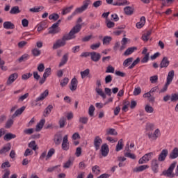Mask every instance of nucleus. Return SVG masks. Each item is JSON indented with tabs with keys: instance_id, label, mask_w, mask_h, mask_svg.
I'll use <instances>...</instances> for the list:
<instances>
[{
	"instance_id": "79ce46f5",
	"label": "nucleus",
	"mask_w": 178,
	"mask_h": 178,
	"mask_svg": "<svg viewBox=\"0 0 178 178\" xmlns=\"http://www.w3.org/2000/svg\"><path fill=\"white\" fill-rule=\"evenodd\" d=\"M31 52L33 56H40V55H41V50L37 48L33 49Z\"/></svg>"
},
{
	"instance_id": "e433bc0d",
	"label": "nucleus",
	"mask_w": 178,
	"mask_h": 178,
	"mask_svg": "<svg viewBox=\"0 0 178 178\" xmlns=\"http://www.w3.org/2000/svg\"><path fill=\"white\" fill-rule=\"evenodd\" d=\"M42 9H44L43 6H40L38 8H32L29 9V12H32L33 13H37L38 12H41V10H42Z\"/></svg>"
},
{
	"instance_id": "7ed1b4c3",
	"label": "nucleus",
	"mask_w": 178,
	"mask_h": 178,
	"mask_svg": "<svg viewBox=\"0 0 178 178\" xmlns=\"http://www.w3.org/2000/svg\"><path fill=\"white\" fill-rule=\"evenodd\" d=\"M174 77H175V71L174 70L170 71L167 76L166 83L164 85L163 88L161 90L160 92H165V91H168V87H169L172 81H173Z\"/></svg>"
},
{
	"instance_id": "37998d69",
	"label": "nucleus",
	"mask_w": 178,
	"mask_h": 178,
	"mask_svg": "<svg viewBox=\"0 0 178 178\" xmlns=\"http://www.w3.org/2000/svg\"><path fill=\"white\" fill-rule=\"evenodd\" d=\"M13 125V119L11 118L10 120H8L7 122H6L5 128L10 129V127H12Z\"/></svg>"
},
{
	"instance_id": "f03ea898",
	"label": "nucleus",
	"mask_w": 178,
	"mask_h": 178,
	"mask_svg": "<svg viewBox=\"0 0 178 178\" xmlns=\"http://www.w3.org/2000/svg\"><path fill=\"white\" fill-rule=\"evenodd\" d=\"M92 2L91 0H85L83 1V5L79 7L76 8L75 10L72 13L71 15L68 16L67 20H71L76 16V15H79V13H83L85 10L88 9V6L91 5Z\"/></svg>"
},
{
	"instance_id": "09e8293b",
	"label": "nucleus",
	"mask_w": 178,
	"mask_h": 178,
	"mask_svg": "<svg viewBox=\"0 0 178 178\" xmlns=\"http://www.w3.org/2000/svg\"><path fill=\"white\" fill-rule=\"evenodd\" d=\"M101 6H102V0H97V1H95L92 3V7L95 8H98Z\"/></svg>"
},
{
	"instance_id": "680f3d73",
	"label": "nucleus",
	"mask_w": 178,
	"mask_h": 178,
	"mask_svg": "<svg viewBox=\"0 0 178 178\" xmlns=\"http://www.w3.org/2000/svg\"><path fill=\"white\" fill-rule=\"evenodd\" d=\"M106 73H115V67H112V65H108Z\"/></svg>"
},
{
	"instance_id": "603ef678",
	"label": "nucleus",
	"mask_w": 178,
	"mask_h": 178,
	"mask_svg": "<svg viewBox=\"0 0 178 178\" xmlns=\"http://www.w3.org/2000/svg\"><path fill=\"white\" fill-rule=\"evenodd\" d=\"M47 24L45 22H41L40 23L37 27H38V31H42L45 29V25Z\"/></svg>"
},
{
	"instance_id": "cd10ccee",
	"label": "nucleus",
	"mask_w": 178,
	"mask_h": 178,
	"mask_svg": "<svg viewBox=\"0 0 178 178\" xmlns=\"http://www.w3.org/2000/svg\"><path fill=\"white\" fill-rule=\"evenodd\" d=\"M74 6L73 5L70 6V7H65L63 9L61 14L65 16V15H67V13H70L72 12V9H73Z\"/></svg>"
},
{
	"instance_id": "b1692460",
	"label": "nucleus",
	"mask_w": 178,
	"mask_h": 178,
	"mask_svg": "<svg viewBox=\"0 0 178 178\" xmlns=\"http://www.w3.org/2000/svg\"><path fill=\"white\" fill-rule=\"evenodd\" d=\"M10 148H12V145H10V143H8L7 146H4L0 150V155H2V154H6V152H9V151H10Z\"/></svg>"
},
{
	"instance_id": "423d86ee",
	"label": "nucleus",
	"mask_w": 178,
	"mask_h": 178,
	"mask_svg": "<svg viewBox=\"0 0 178 178\" xmlns=\"http://www.w3.org/2000/svg\"><path fill=\"white\" fill-rule=\"evenodd\" d=\"M61 147L63 151H69V149L70 148V144L69 143V140L67 139V135H65L63 137Z\"/></svg>"
},
{
	"instance_id": "de8ad7c7",
	"label": "nucleus",
	"mask_w": 178,
	"mask_h": 178,
	"mask_svg": "<svg viewBox=\"0 0 178 178\" xmlns=\"http://www.w3.org/2000/svg\"><path fill=\"white\" fill-rule=\"evenodd\" d=\"M152 155H154V153H152V152H149V153L145 154L143 156V158L145 159V162H149V159H151V158H152Z\"/></svg>"
},
{
	"instance_id": "864d4df0",
	"label": "nucleus",
	"mask_w": 178,
	"mask_h": 178,
	"mask_svg": "<svg viewBox=\"0 0 178 178\" xmlns=\"http://www.w3.org/2000/svg\"><path fill=\"white\" fill-rule=\"evenodd\" d=\"M106 24L108 29H113L115 27V22L106 19Z\"/></svg>"
},
{
	"instance_id": "a18cd8bd",
	"label": "nucleus",
	"mask_w": 178,
	"mask_h": 178,
	"mask_svg": "<svg viewBox=\"0 0 178 178\" xmlns=\"http://www.w3.org/2000/svg\"><path fill=\"white\" fill-rule=\"evenodd\" d=\"M49 20H54V22H56L58 19H59V15L56 13H53L49 16Z\"/></svg>"
},
{
	"instance_id": "a19ab883",
	"label": "nucleus",
	"mask_w": 178,
	"mask_h": 178,
	"mask_svg": "<svg viewBox=\"0 0 178 178\" xmlns=\"http://www.w3.org/2000/svg\"><path fill=\"white\" fill-rule=\"evenodd\" d=\"M134 60V58L133 57L127 58L126 60H124L123 63V66H124V67H127V66H129V63H131V62H133Z\"/></svg>"
},
{
	"instance_id": "69168bd1",
	"label": "nucleus",
	"mask_w": 178,
	"mask_h": 178,
	"mask_svg": "<svg viewBox=\"0 0 178 178\" xmlns=\"http://www.w3.org/2000/svg\"><path fill=\"white\" fill-rule=\"evenodd\" d=\"M31 76H33V74H31V73L24 74L22 76V80H29V79H30V77H31Z\"/></svg>"
},
{
	"instance_id": "4be33fe9",
	"label": "nucleus",
	"mask_w": 178,
	"mask_h": 178,
	"mask_svg": "<svg viewBox=\"0 0 178 178\" xmlns=\"http://www.w3.org/2000/svg\"><path fill=\"white\" fill-rule=\"evenodd\" d=\"M52 109H54V106H52L51 104H49L44 111L43 112V116H44V118H47V116H48V115H49L52 111Z\"/></svg>"
},
{
	"instance_id": "2f4dec72",
	"label": "nucleus",
	"mask_w": 178,
	"mask_h": 178,
	"mask_svg": "<svg viewBox=\"0 0 178 178\" xmlns=\"http://www.w3.org/2000/svg\"><path fill=\"white\" fill-rule=\"evenodd\" d=\"M18 13H20V9L19 8V6H14L11 8L10 10V15H17Z\"/></svg>"
},
{
	"instance_id": "bb28decb",
	"label": "nucleus",
	"mask_w": 178,
	"mask_h": 178,
	"mask_svg": "<svg viewBox=\"0 0 178 178\" xmlns=\"http://www.w3.org/2000/svg\"><path fill=\"white\" fill-rule=\"evenodd\" d=\"M145 25V17H141L140 22L136 23V27L137 29H142V27H144Z\"/></svg>"
},
{
	"instance_id": "ddd939ff",
	"label": "nucleus",
	"mask_w": 178,
	"mask_h": 178,
	"mask_svg": "<svg viewBox=\"0 0 178 178\" xmlns=\"http://www.w3.org/2000/svg\"><path fill=\"white\" fill-rule=\"evenodd\" d=\"M67 60H69V53H66L63 56L61 60L58 65L59 67H62V66L66 65V63H67Z\"/></svg>"
},
{
	"instance_id": "4c0bfd02",
	"label": "nucleus",
	"mask_w": 178,
	"mask_h": 178,
	"mask_svg": "<svg viewBox=\"0 0 178 178\" xmlns=\"http://www.w3.org/2000/svg\"><path fill=\"white\" fill-rule=\"evenodd\" d=\"M96 92L99 95H100V97H102L103 99H105V98H106V95L105 94V92H104V91H102V89L96 88Z\"/></svg>"
},
{
	"instance_id": "9b49d317",
	"label": "nucleus",
	"mask_w": 178,
	"mask_h": 178,
	"mask_svg": "<svg viewBox=\"0 0 178 178\" xmlns=\"http://www.w3.org/2000/svg\"><path fill=\"white\" fill-rule=\"evenodd\" d=\"M90 59L93 62H99V59H101V54L95 51L90 52Z\"/></svg>"
},
{
	"instance_id": "393cba45",
	"label": "nucleus",
	"mask_w": 178,
	"mask_h": 178,
	"mask_svg": "<svg viewBox=\"0 0 178 178\" xmlns=\"http://www.w3.org/2000/svg\"><path fill=\"white\" fill-rule=\"evenodd\" d=\"M44 124H45V119H42L40 121L39 123L36 125L35 131H41L42 127H44Z\"/></svg>"
},
{
	"instance_id": "5fc2aeb1",
	"label": "nucleus",
	"mask_w": 178,
	"mask_h": 178,
	"mask_svg": "<svg viewBox=\"0 0 178 178\" xmlns=\"http://www.w3.org/2000/svg\"><path fill=\"white\" fill-rule=\"evenodd\" d=\"M67 83H69V78L65 77L61 81L60 86H61V87H65L67 86Z\"/></svg>"
},
{
	"instance_id": "6ab92c4d",
	"label": "nucleus",
	"mask_w": 178,
	"mask_h": 178,
	"mask_svg": "<svg viewBox=\"0 0 178 178\" xmlns=\"http://www.w3.org/2000/svg\"><path fill=\"white\" fill-rule=\"evenodd\" d=\"M176 158H178V148L175 147L172 152H170L169 155L170 159H176Z\"/></svg>"
},
{
	"instance_id": "c9c22d12",
	"label": "nucleus",
	"mask_w": 178,
	"mask_h": 178,
	"mask_svg": "<svg viewBox=\"0 0 178 178\" xmlns=\"http://www.w3.org/2000/svg\"><path fill=\"white\" fill-rule=\"evenodd\" d=\"M145 111L147 113H154V107L151 106L149 104H146Z\"/></svg>"
},
{
	"instance_id": "6e6552de",
	"label": "nucleus",
	"mask_w": 178,
	"mask_h": 178,
	"mask_svg": "<svg viewBox=\"0 0 178 178\" xmlns=\"http://www.w3.org/2000/svg\"><path fill=\"white\" fill-rule=\"evenodd\" d=\"M101 144H102V139L99 136H95L93 140V145L96 151H98L101 148Z\"/></svg>"
},
{
	"instance_id": "1a4fd4ad",
	"label": "nucleus",
	"mask_w": 178,
	"mask_h": 178,
	"mask_svg": "<svg viewBox=\"0 0 178 178\" xmlns=\"http://www.w3.org/2000/svg\"><path fill=\"white\" fill-rule=\"evenodd\" d=\"M100 152L102 156H108V154H109V147L108 146V144H103L101 147Z\"/></svg>"
},
{
	"instance_id": "6e6d98bb",
	"label": "nucleus",
	"mask_w": 178,
	"mask_h": 178,
	"mask_svg": "<svg viewBox=\"0 0 178 178\" xmlns=\"http://www.w3.org/2000/svg\"><path fill=\"white\" fill-rule=\"evenodd\" d=\"M72 165H73V161H72V160L69 159L65 163H64L63 168L65 169H69V168H70V166H72Z\"/></svg>"
},
{
	"instance_id": "20e7f679",
	"label": "nucleus",
	"mask_w": 178,
	"mask_h": 178,
	"mask_svg": "<svg viewBox=\"0 0 178 178\" xmlns=\"http://www.w3.org/2000/svg\"><path fill=\"white\" fill-rule=\"evenodd\" d=\"M177 162H173L168 170L163 171L162 175L163 176H166V177L173 178L175 177V174H173V170L175 168H176Z\"/></svg>"
},
{
	"instance_id": "49530a36",
	"label": "nucleus",
	"mask_w": 178,
	"mask_h": 178,
	"mask_svg": "<svg viewBox=\"0 0 178 178\" xmlns=\"http://www.w3.org/2000/svg\"><path fill=\"white\" fill-rule=\"evenodd\" d=\"M95 111V107L94 105H90L88 109V115L91 117L94 116V112Z\"/></svg>"
},
{
	"instance_id": "ea45409f",
	"label": "nucleus",
	"mask_w": 178,
	"mask_h": 178,
	"mask_svg": "<svg viewBox=\"0 0 178 178\" xmlns=\"http://www.w3.org/2000/svg\"><path fill=\"white\" fill-rule=\"evenodd\" d=\"M92 172L93 173H95V175H99V173H101V169H100L99 166L94 165L92 168Z\"/></svg>"
},
{
	"instance_id": "2eb2a0df",
	"label": "nucleus",
	"mask_w": 178,
	"mask_h": 178,
	"mask_svg": "<svg viewBox=\"0 0 178 178\" xmlns=\"http://www.w3.org/2000/svg\"><path fill=\"white\" fill-rule=\"evenodd\" d=\"M79 81H77V79L75 77L73 78L71 81V86H70V90L72 91H76L77 90V83Z\"/></svg>"
},
{
	"instance_id": "c756f323",
	"label": "nucleus",
	"mask_w": 178,
	"mask_h": 178,
	"mask_svg": "<svg viewBox=\"0 0 178 178\" xmlns=\"http://www.w3.org/2000/svg\"><path fill=\"white\" fill-rule=\"evenodd\" d=\"M121 149H123V139H120L118 140V143L116 145L115 151L117 152H119V151H121Z\"/></svg>"
},
{
	"instance_id": "dca6fc26",
	"label": "nucleus",
	"mask_w": 178,
	"mask_h": 178,
	"mask_svg": "<svg viewBox=\"0 0 178 178\" xmlns=\"http://www.w3.org/2000/svg\"><path fill=\"white\" fill-rule=\"evenodd\" d=\"M25 109H26V106H22L20 108L16 110L15 113L11 116V119H15V118H17V116L22 115L23 112H24Z\"/></svg>"
},
{
	"instance_id": "774afa93",
	"label": "nucleus",
	"mask_w": 178,
	"mask_h": 178,
	"mask_svg": "<svg viewBox=\"0 0 178 178\" xmlns=\"http://www.w3.org/2000/svg\"><path fill=\"white\" fill-rule=\"evenodd\" d=\"M24 134H33V133H34V129L33 128H30V129H27L24 130Z\"/></svg>"
},
{
	"instance_id": "72a5a7b5",
	"label": "nucleus",
	"mask_w": 178,
	"mask_h": 178,
	"mask_svg": "<svg viewBox=\"0 0 178 178\" xmlns=\"http://www.w3.org/2000/svg\"><path fill=\"white\" fill-rule=\"evenodd\" d=\"M59 127L60 129H63L66 124V118L65 117H61L59 120Z\"/></svg>"
},
{
	"instance_id": "c85d7f7f",
	"label": "nucleus",
	"mask_w": 178,
	"mask_h": 178,
	"mask_svg": "<svg viewBox=\"0 0 178 178\" xmlns=\"http://www.w3.org/2000/svg\"><path fill=\"white\" fill-rule=\"evenodd\" d=\"M61 142H62V135L61 134L56 135L54 137V143L56 145H60Z\"/></svg>"
},
{
	"instance_id": "0e129e2a",
	"label": "nucleus",
	"mask_w": 178,
	"mask_h": 178,
	"mask_svg": "<svg viewBox=\"0 0 178 178\" xmlns=\"http://www.w3.org/2000/svg\"><path fill=\"white\" fill-rule=\"evenodd\" d=\"M37 69L40 73H42L45 70V65H44V63H40L38 65Z\"/></svg>"
},
{
	"instance_id": "412c9836",
	"label": "nucleus",
	"mask_w": 178,
	"mask_h": 178,
	"mask_svg": "<svg viewBox=\"0 0 178 178\" xmlns=\"http://www.w3.org/2000/svg\"><path fill=\"white\" fill-rule=\"evenodd\" d=\"M13 138H16V134H13L12 133L6 134L3 136L4 141H10Z\"/></svg>"
},
{
	"instance_id": "4d7b16f0",
	"label": "nucleus",
	"mask_w": 178,
	"mask_h": 178,
	"mask_svg": "<svg viewBox=\"0 0 178 178\" xmlns=\"http://www.w3.org/2000/svg\"><path fill=\"white\" fill-rule=\"evenodd\" d=\"M79 122L82 123L83 124H87V123L88 122V118L87 117L79 118Z\"/></svg>"
},
{
	"instance_id": "c03bdc74",
	"label": "nucleus",
	"mask_w": 178,
	"mask_h": 178,
	"mask_svg": "<svg viewBox=\"0 0 178 178\" xmlns=\"http://www.w3.org/2000/svg\"><path fill=\"white\" fill-rule=\"evenodd\" d=\"M54 154H55V149H54V148L50 149L47 153L46 161H48L49 159V158H51V156H52V155H54Z\"/></svg>"
},
{
	"instance_id": "473e14b6",
	"label": "nucleus",
	"mask_w": 178,
	"mask_h": 178,
	"mask_svg": "<svg viewBox=\"0 0 178 178\" xmlns=\"http://www.w3.org/2000/svg\"><path fill=\"white\" fill-rule=\"evenodd\" d=\"M29 147L31 148L33 151L38 149V145L35 143V140H33L29 143Z\"/></svg>"
},
{
	"instance_id": "f3484780",
	"label": "nucleus",
	"mask_w": 178,
	"mask_h": 178,
	"mask_svg": "<svg viewBox=\"0 0 178 178\" xmlns=\"http://www.w3.org/2000/svg\"><path fill=\"white\" fill-rule=\"evenodd\" d=\"M3 26L6 30H13V29H15V24L9 21L5 22Z\"/></svg>"
},
{
	"instance_id": "f704fd0d",
	"label": "nucleus",
	"mask_w": 178,
	"mask_h": 178,
	"mask_svg": "<svg viewBox=\"0 0 178 178\" xmlns=\"http://www.w3.org/2000/svg\"><path fill=\"white\" fill-rule=\"evenodd\" d=\"M60 33V28H49V34H58Z\"/></svg>"
},
{
	"instance_id": "3c124183",
	"label": "nucleus",
	"mask_w": 178,
	"mask_h": 178,
	"mask_svg": "<svg viewBox=\"0 0 178 178\" xmlns=\"http://www.w3.org/2000/svg\"><path fill=\"white\" fill-rule=\"evenodd\" d=\"M29 58H30V56H29V54H24L18 59V61L19 62V63H22L23 60H27Z\"/></svg>"
},
{
	"instance_id": "4468645a",
	"label": "nucleus",
	"mask_w": 178,
	"mask_h": 178,
	"mask_svg": "<svg viewBox=\"0 0 178 178\" xmlns=\"http://www.w3.org/2000/svg\"><path fill=\"white\" fill-rule=\"evenodd\" d=\"M159 168V163L158 160L153 159L152 161V169L154 173H158V168Z\"/></svg>"
},
{
	"instance_id": "a211bd4d",
	"label": "nucleus",
	"mask_w": 178,
	"mask_h": 178,
	"mask_svg": "<svg viewBox=\"0 0 178 178\" xmlns=\"http://www.w3.org/2000/svg\"><path fill=\"white\" fill-rule=\"evenodd\" d=\"M49 94V91L48 90H45L43 93L40 95V97L36 98V102H38L40 101H44L47 97H48V95Z\"/></svg>"
},
{
	"instance_id": "bf43d9fd",
	"label": "nucleus",
	"mask_w": 178,
	"mask_h": 178,
	"mask_svg": "<svg viewBox=\"0 0 178 178\" xmlns=\"http://www.w3.org/2000/svg\"><path fill=\"white\" fill-rule=\"evenodd\" d=\"M138 63H140V58L138 57L129 67V69H133V67H134V66H136V65H138Z\"/></svg>"
},
{
	"instance_id": "f257e3e1",
	"label": "nucleus",
	"mask_w": 178,
	"mask_h": 178,
	"mask_svg": "<svg viewBox=\"0 0 178 178\" xmlns=\"http://www.w3.org/2000/svg\"><path fill=\"white\" fill-rule=\"evenodd\" d=\"M81 27L82 26L80 24H77L76 26H74L69 33L65 34L61 39H58L56 41V42L53 44V49H58V48L65 47L66 45V41L74 40V38H76V34H77V33H80Z\"/></svg>"
},
{
	"instance_id": "5701e85b",
	"label": "nucleus",
	"mask_w": 178,
	"mask_h": 178,
	"mask_svg": "<svg viewBox=\"0 0 178 178\" xmlns=\"http://www.w3.org/2000/svg\"><path fill=\"white\" fill-rule=\"evenodd\" d=\"M134 51H137V47H129L124 52V56H129V55H131Z\"/></svg>"
},
{
	"instance_id": "a878e982",
	"label": "nucleus",
	"mask_w": 178,
	"mask_h": 178,
	"mask_svg": "<svg viewBox=\"0 0 178 178\" xmlns=\"http://www.w3.org/2000/svg\"><path fill=\"white\" fill-rule=\"evenodd\" d=\"M149 166L148 165H140L139 167H136L133 170L134 172H143V170H145V169H148Z\"/></svg>"
},
{
	"instance_id": "58836bf2",
	"label": "nucleus",
	"mask_w": 178,
	"mask_h": 178,
	"mask_svg": "<svg viewBox=\"0 0 178 178\" xmlns=\"http://www.w3.org/2000/svg\"><path fill=\"white\" fill-rule=\"evenodd\" d=\"M112 41V37L111 36H105L103 38V44L104 45H109V42Z\"/></svg>"
},
{
	"instance_id": "7c9ffc66",
	"label": "nucleus",
	"mask_w": 178,
	"mask_h": 178,
	"mask_svg": "<svg viewBox=\"0 0 178 178\" xmlns=\"http://www.w3.org/2000/svg\"><path fill=\"white\" fill-rule=\"evenodd\" d=\"M106 135L107 136H118V132L116 131V129L113 128H110L106 130Z\"/></svg>"
},
{
	"instance_id": "052dcab7",
	"label": "nucleus",
	"mask_w": 178,
	"mask_h": 178,
	"mask_svg": "<svg viewBox=\"0 0 178 178\" xmlns=\"http://www.w3.org/2000/svg\"><path fill=\"white\" fill-rule=\"evenodd\" d=\"M124 156H126V158H130L131 159H136V158L134 154H131L130 152L124 153Z\"/></svg>"
},
{
	"instance_id": "39448f33",
	"label": "nucleus",
	"mask_w": 178,
	"mask_h": 178,
	"mask_svg": "<svg viewBox=\"0 0 178 178\" xmlns=\"http://www.w3.org/2000/svg\"><path fill=\"white\" fill-rule=\"evenodd\" d=\"M51 73H52V70L51 69V67L46 68L43 74L42 78L39 81V84L40 85L44 84V83H45L47 80V77H48L49 76H51Z\"/></svg>"
},
{
	"instance_id": "aec40b11",
	"label": "nucleus",
	"mask_w": 178,
	"mask_h": 178,
	"mask_svg": "<svg viewBox=\"0 0 178 178\" xmlns=\"http://www.w3.org/2000/svg\"><path fill=\"white\" fill-rule=\"evenodd\" d=\"M124 12L127 16H131L134 13V8L133 7L127 6L124 8Z\"/></svg>"
},
{
	"instance_id": "338daca9",
	"label": "nucleus",
	"mask_w": 178,
	"mask_h": 178,
	"mask_svg": "<svg viewBox=\"0 0 178 178\" xmlns=\"http://www.w3.org/2000/svg\"><path fill=\"white\" fill-rule=\"evenodd\" d=\"M140 94H141V88L140 87L136 88L134 90V95L137 96V95H140Z\"/></svg>"
},
{
	"instance_id": "f8f14e48",
	"label": "nucleus",
	"mask_w": 178,
	"mask_h": 178,
	"mask_svg": "<svg viewBox=\"0 0 178 178\" xmlns=\"http://www.w3.org/2000/svg\"><path fill=\"white\" fill-rule=\"evenodd\" d=\"M170 63V61H169V59L168 57L165 56L163 58L161 63H160V68L163 69V67L166 68L168 66H169V64Z\"/></svg>"
},
{
	"instance_id": "0eeeda50",
	"label": "nucleus",
	"mask_w": 178,
	"mask_h": 178,
	"mask_svg": "<svg viewBox=\"0 0 178 178\" xmlns=\"http://www.w3.org/2000/svg\"><path fill=\"white\" fill-rule=\"evenodd\" d=\"M169 154V151L168 149H163L158 157V161L159 162H163L165 161V159H166V156H168V154Z\"/></svg>"
},
{
	"instance_id": "e2e57ef3",
	"label": "nucleus",
	"mask_w": 178,
	"mask_h": 178,
	"mask_svg": "<svg viewBox=\"0 0 178 178\" xmlns=\"http://www.w3.org/2000/svg\"><path fill=\"white\" fill-rule=\"evenodd\" d=\"M101 47V42H97L96 44H93L90 45V49H92L93 51H95V49H98Z\"/></svg>"
},
{
	"instance_id": "13d9d810",
	"label": "nucleus",
	"mask_w": 178,
	"mask_h": 178,
	"mask_svg": "<svg viewBox=\"0 0 178 178\" xmlns=\"http://www.w3.org/2000/svg\"><path fill=\"white\" fill-rule=\"evenodd\" d=\"M150 83L152 84H155V83H158V75H154L150 77Z\"/></svg>"
},
{
	"instance_id": "9d476101",
	"label": "nucleus",
	"mask_w": 178,
	"mask_h": 178,
	"mask_svg": "<svg viewBox=\"0 0 178 178\" xmlns=\"http://www.w3.org/2000/svg\"><path fill=\"white\" fill-rule=\"evenodd\" d=\"M19 77V74L14 73L9 76L6 84L7 86H10L14 81Z\"/></svg>"
},
{
	"instance_id": "8fccbe9b",
	"label": "nucleus",
	"mask_w": 178,
	"mask_h": 178,
	"mask_svg": "<svg viewBox=\"0 0 178 178\" xmlns=\"http://www.w3.org/2000/svg\"><path fill=\"white\" fill-rule=\"evenodd\" d=\"M90 74V69H86L84 71L81 72V76L82 79H84V77H87Z\"/></svg>"
}]
</instances>
